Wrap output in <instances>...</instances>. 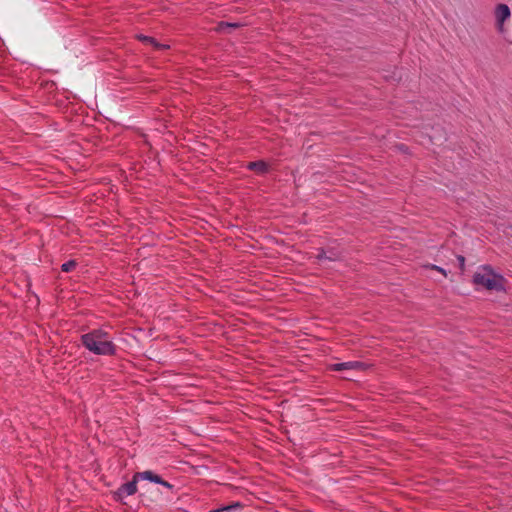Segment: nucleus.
Returning <instances> with one entry per match:
<instances>
[{
	"label": "nucleus",
	"mask_w": 512,
	"mask_h": 512,
	"mask_svg": "<svg viewBox=\"0 0 512 512\" xmlns=\"http://www.w3.org/2000/svg\"><path fill=\"white\" fill-rule=\"evenodd\" d=\"M317 257L320 261H322V260L334 261V260L339 259L338 254H336L334 252H325V251L321 252Z\"/></svg>",
	"instance_id": "nucleus-9"
},
{
	"label": "nucleus",
	"mask_w": 512,
	"mask_h": 512,
	"mask_svg": "<svg viewBox=\"0 0 512 512\" xmlns=\"http://www.w3.org/2000/svg\"><path fill=\"white\" fill-rule=\"evenodd\" d=\"M147 45H151L156 50H163V49H168L169 48L168 45L160 44L156 39H154L152 37L150 38V40H149Z\"/></svg>",
	"instance_id": "nucleus-11"
},
{
	"label": "nucleus",
	"mask_w": 512,
	"mask_h": 512,
	"mask_svg": "<svg viewBox=\"0 0 512 512\" xmlns=\"http://www.w3.org/2000/svg\"><path fill=\"white\" fill-rule=\"evenodd\" d=\"M137 482L138 480H135V475L133 476V479L130 482L122 484L117 491L115 492V495L118 499H122L126 496H130L136 493L137 491Z\"/></svg>",
	"instance_id": "nucleus-4"
},
{
	"label": "nucleus",
	"mask_w": 512,
	"mask_h": 512,
	"mask_svg": "<svg viewBox=\"0 0 512 512\" xmlns=\"http://www.w3.org/2000/svg\"><path fill=\"white\" fill-rule=\"evenodd\" d=\"M250 170L256 172L257 174H264L268 171V165L264 161H255L248 163L247 166Z\"/></svg>",
	"instance_id": "nucleus-6"
},
{
	"label": "nucleus",
	"mask_w": 512,
	"mask_h": 512,
	"mask_svg": "<svg viewBox=\"0 0 512 512\" xmlns=\"http://www.w3.org/2000/svg\"><path fill=\"white\" fill-rule=\"evenodd\" d=\"M494 15L496 20V28L498 31L502 32L504 22L511 16L510 8L506 4H498L495 7Z\"/></svg>",
	"instance_id": "nucleus-3"
},
{
	"label": "nucleus",
	"mask_w": 512,
	"mask_h": 512,
	"mask_svg": "<svg viewBox=\"0 0 512 512\" xmlns=\"http://www.w3.org/2000/svg\"><path fill=\"white\" fill-rule=\"evenodd\" d=\"M473 283L477 287L489 291H502L505 289V279L496 273L491 266L483 265L477 268L473 275Z\"/></svg>",
	"instance_id": "nucleus-2"
},
{
	"label": "nucleus",
	"mask_w": 512,
	"mask_h": 512,
	"mask_svg": "<svg viewBox=\"0 0 512 512\" xmlns=\"http://www.w3.org/2000/svg\"><path fill=\"white\" fill-rule=\"evenodd\" d=\"M76 267V262L74 260H70L61 266V270L63 272H70Z\"/></svg>",
	"instance_id": "nucleus-12"
},
{
	"label": "nucleus",
	"mask_w": 512,
	"mask_h": 512,
	"mask_svg": "<svg viewBox=\"0 0 512 512\" xmlns=\"http://www.w3.org/2000/svg\"><path fill=\"white\" fill-rule=\"evenodd\" d=\"M237 27H239L238 23L221 22L218 25V30L219 31H224V30H226L228 28H237Z\"/></svg>",
	"instance_id": "nucleus-13"
},
{
	"label": "nucleus",
	"mask_w": 512,
	"mask_h": 512,
	"mask_svg": "<svg viewBox=\"0 0 512 512\" xmlns=\"http://www.w3.org/2000/svg\"><path fill=\"white\" fill-rule=\"evenodd\" d=\"M429 138H430V140H431L432 142H434V141L438 140L436 136H432V135H430V136H429Z\"/></svg>",
	"instance_id": "nucleus-17"
},
{
	"label": "nucleus",
	"mask_w": 512,
	"mask_h": 512,
	"mask_svg": "<svg viewBox=\"0 0 512 512\" xmlns=\"http://www.w3.org/2000/svg\"><path fill=\"white\" fill-rule=\"evenodd\" d=\"M243 505L240 502H235L231 505L224 506L218 509L211 510L209 512H237L239 511Z\"/></svg>",
	"instance_id": "nucleus-7"
},
{
	"label": "nucleus",
	"mask_w": 512,
	"mask_h": 512,
	"mask_svg": "<svg viewBox=\"0 0 512 512\" xmlns=\"http://www.w3.org/2000/svg\"><path fill=\"white\" fill-rule=\"evenodd\" d=\"M137 38L145 44H148L151 37L145 35H138Z\"/></svg>",
	"instance_id": "nucleus-15"
},
{
	"label": "nucleus",
	"mask_w": 512,
	"mask_h": 512,
	"mask_svg": "<svg viewBox=\"0 0 512 512\" xmlns=\"http://www.w3.org/2000/svg\"><path fill=\"white\" fill-rule=\"evenodd\" d=\"M134 475H135V480H138V481L139 480H147V481L152 482L154 472L150 471V470H146V471H142V472H137Z\"/></svg>",
	"instance_id": "nucleus-8"
},
{
	"label": "nucleus",
	"mask_w": 512,
	"mask_h": 512,
	"mask_svg": "<svg viewBox=\"0 0 512 512\" xmlns=\"http://www.w3.org/2000/svg\"><path fill=\"white\" fill-rule=\"evenodd\" d=\"M430 268L433 269V270H436V271H438L440 273H442L444 276H447V272L443 268H441L439 266L431 265Z\"/></svg>",
	"instance_id": "nucleus-14"
},
{
	"label": "nucleus",
	"mask_w": 512,
	"mask_h": 512,
	"mask_svg": "<svg viewBox=\"0 0 512 512\" xmlns=\"http://www.w3.org/2000/svg\"><path fill=\"white\" fill-rule=\"evenodd\" d=\"M364 368V364L359 361H348L342 363H335L330 366V369L333 371H342V370H361Z\"/></svg>",
	"instance_id": "nucleus-5"
},
{
	"label": "nucleus",
	"mask_w": 512,
	"mask_h": 512,
	"mask_svg": "<svg viewBox=\"0 0 512 512\" xmlns=\"http://www.w3.org/2000/svg\"><path fill=\"white\" fill-rule=\"evenodd\" d=\"M83 346L96 355L112 356L116 353V345L111 336L102 329H94L81 336Z\"/></svg>",
	"instance_id": "nucleus-1"
},
{
	"label": "nucleus",
	"mask_w": 512,
	"mask_h": 512,
	"mask_svg": "<svg viewBox=\"0 0 512 512\" xmlns=\"http://www.w3.org/2000/svg\"><path fill=\"white\" fill-rule=\"evenodd\" d=\"M458 261H459V264H460V268L464 269L465 258L463 256H458Z\"/></svg>",
	"instance_id": "nucleus-16"
},
{
	"label": "nucleus",
	"mask_w": 512,
	"mask_h": 512,
	"mask_svg": "<svg viewBox=\"0 0 512 512\" xmlns=\"http://www.w3.org/2000/svg\"><path fill=\"white\" fill-rule=\"evenodd\" d=\"M152 482H155L157 484H160L162 486H164L165 488L167 489H172L173 488V485L170 484L169 482L165 481L164 479H162L159 475H157L156 473H154L153 475V479H152Z\"/></svg>",
	"instance_id": "nucleus-10"
}]
</instances>
